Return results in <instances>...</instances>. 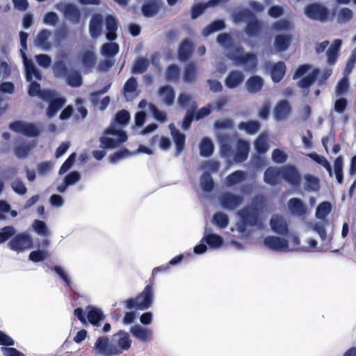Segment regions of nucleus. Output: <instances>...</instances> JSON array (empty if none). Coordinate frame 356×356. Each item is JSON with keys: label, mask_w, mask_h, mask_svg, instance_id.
Listing matches in <instances>:
<instances>
[{"label": "nucleus", "mask_w": 356, "mask_h": 356, "mask_svg": "<svg viewBox=\"0 0 356 356\" xmlns=\"http://www.w3.org/2000/svg\"><path fill=\"white\" fill-rule=\"evenodd\" d=\"M219 200L224 209L235 210L242 204L243 197L229 192H225L220 195Z\"/></svg>", "instance_id": "obj_7"}, {"label": "nucleus", "mask_w": 356, "mask_h": 356, "mask_svg": "<svg viewBox=\"0 0 356 356\" xmlns=\"http://www.w3.org/2000/svg\"><path fill=\"white\" fill-rule=\"evenodd\" d=\"M282 179V168L268 167L264 172V181L270 186H276Z\"/></svg>", "instance_id": "obj_14"}, {"label": "nucleus", "mask_w": 356, "mask_h": 356, "mask_svg": "<svg viewBox=\"0 0 356 356\" xmlns=\"http://www.w3.org/2000/svg\"><path fill=\"white\" fill-rule=\"evenodd\" d=\"M270 225L272 230L280 235H286L289 229L285 219L280 216H275L270 219Z\"/></svg>", "instance_id": "obj_18"}, {"label": "nucleus", "mask_w": 356, "mask_h": 356, "mask_svg": "<svg viewBox=\"0 0 356 356\" xmlns=\"http://www.w3.org/2000/svg\"><path fill=\"white\" fill-rule=\"evenodd\" d=\"M212 222L220 229H225L229 225V218L222 212H216L213 216Z\"/></svg>", "instance_id": "obj_47"}, {"label": "nucleus", "mask_w": 356, "mask_h": 356, "mask_svg": "<svg viewBox=\"0 0 356 356\" xmlns=\"http://www.w3.org/2000/svg\"><path fill=\"white\" fill-rule=\"evenodd\" d=\"M88 311L87 318L88 322L95 327H99L100 322L104 319L102 311L95 307L88 305L86 307Z\"/></svg>", "instance_id": "obj_20"}, {"label": "nucleus", "mask_w": 356, "mask_h": 356, "mask_svg": "<svg viewBox=\"0 0 356 356\" xmlns=\"http://www.w3.org/2000/svg\"><path fill=\"white\" fill-rule=\"evenodd\" d=\"M246 176L245 172L236 170L227 176L225 183L227 186H232L245 180Z\"/></svg>", "instance_id": "obj_39"}, {"label": "nucleus", "mask_w": 356, "mask_h": 356, "mask_svg": "<svg viewBox=\"0 0 356 356\" xmlns=\"http://www.w3.org/2000/svg\"><path fill=\"white\" fill-rule=\"evenodd\" d=\"M106 29L107 31L106 38L109 41H114L117 38L116 31L118 27V22L116 17L111 15H108L105 19Z\"/></svg>", "instance_id": "obj_19"}, {"label": "nucleus", "mask_w": 356, "mask_h": 356, "mask_svg": "<svg viewBox=\"0 0 356 356\" xmlns=\"http://www.w3.org/2000/svg\"><path fill=\"white\" fill-rule=\"evenodd\" d=\"M254 147L259 154H264L268 150V145L266 136L264 134L260 135L254 141Z\"/></svg>", "instance_id": "obj_54"}, {"label": "nucleus", "mask_w": 356, "mask_h": 356, "mask_svg": "<svg viewBox=\"0 0 356 356\" xmlns=\"http://www.w3.org/2000/svg\"><path fill=\"white\" fill-rule=\"evenodd\" d=\"M76 159V154L75 152L71 154L60 166L59 174L62 175L67 172L74 163Z\"/></svg>", "instance_id": "obj_60"}, {"label": "nucleus", "mask_w": 356, "mask_h": 356, "mask_svg": "<svg viewBox=\"0 0 356 356\" xmlns=\"http://www.w3.org/2000/svg\"><path fill=\"white\" fill-rule=\"evenodd\" d=\"M292 40L291 35H277L275 38L274 47L277 51L283 52L287 50Z\"/></svg>", "instance_id": "obj_31"}, {"label": "nucleus", "mask_w": 356, "mask_h": 356, "mask_svg": "<svg viewBox=\"0 0 356 356\" xmlns=\"http://www.w3.org/2000/svg\"><path fill=\"white\" fill-rule=\"evenodd\" d=\"M44 100L49 102V106L46 112L49 118H53L58 111L64 106L66 102V99L64 97H56V95L49 99Z\"/></svg>", "instance_id": "obj_15"}, {"label": "nucleus", "mask_w": 356, "mask_h": 356, "mask_svg": "<svg viewBox=\"0 0 356 356\" xmlns=\"http://www.w3.org/2000/svg\"><path fill=\"white\" fill-rule=\"evenodd\" d=\"M161 8L159 0H147L141 7L143 15L146 17H151L156 15Z\"/></svg>", "instance_id": "obj_23"}, {"label": "nucleus", "mask_w": 356, "mask_h": 356, "mask_svg": "<svg viewBox=\"0 0 356 356\" xmlns=\"http://www.w3.org/2000/svg\"><path fill=\"white\" fill-rule=\"evenodd\" d=\"M171 135L176 145V152L180 154L185 147L186 136L177 129L173 124L170 125Z\"/></svg>", "instance_id": "obj_27"}, {"label": "nucleus", "mask_w": 356, "mask_h": 356, "mask_svg": "<svg viewBox=\"0 0 356 356\" xmlns=\"http://www.w3.org/2000/svg\"><path fill=\"white\" fill-rule=\"evenodd\" d=\"M329 10L319 3H312L305 8V15L313 20L325 22L329 17Z\"/></svg>", "instance_id": "obj_3"}, {"label": "nucleus", "mask_w": 356, "mask_h": 356, "mask_svg": "<svg viewBox=\"0 0 356 356\" xmlns=\"http://www.w3.org/2000/svg\"><path fill=\"white\" fill-rule=\"evenodd\" d=\"M282 179L293 186H298L301 181L299 172L292 165H286L282 168Z\"/></svg>", "instance_id": "obj_9"}, {"label": "nucleus", "mask_w": 356, "mask_h": 356, "mask_svg": "<svg viewBox=\"0 0 356 356\" xmlns=\"http://www.w3.org/2000/svg\"><path fill=\"white\" fill-rule=\"evenodd\" d=\"M208 7L209 4L207 3H200L193 6L191 8V18L193 19L197 18Z\"/></svg>", "instance_id": "obj_63"}, {"label": "nucleus", "mask_w": 356, "mask_h": 356, "mask_svg": "<svg viewBox=\"0 0 356 356\" xmlns=\"http://www.w3.org/2000/svg\"><path fill=\"white\" fill-rule=\"evenodd\" d=\"M200 186L202 191L209 193L214 188V182L213 178L209 172H204L200 178Z\"/></svg>", "instance_id": "obj_46"}, {"label": "nucleus", "mask_w": 356, "mask_h": 356, "mask_svg": "<svg viewBox=\"0 0 356 356\" xmlns=\"http://www.w3.org/2000/svg\"><path fill=\"white\" fill-rule=\"evenodd\" d=\"M65 78L67 83L71 87H79L83 83L82 76L78 71H72L71 73H68Z\"/></svg>", "instance_id": "obj_49"}, {"label": "nucleus", "mask_w": 356, "mask_h": 356, "mask_svg": "<svg viewBox=\"0 0 356 356\" xmlns=\"http://www.w3.org/2000/svg\"><path fill=\"white\" fill-rule=\"evenodd\" d=\"M288 208L291 214L297 216H304L307 212V207L300 199L297 197H293L289 200Z\"/></svg>", "instance_id": "obj_22"}, {"label": "nucleus", "mask_w": 356, "mask_h": 356, "mask_svg": "<svg viewBox=\"0 0 356 356\" xmlns=\"http://www.w3.org/2000/svg\"><path fill=\"white\" fill-rule=\"evenodd\" d=\"M286 73V66L284 62L279 61L275 63L270 70L271 79L275 83L280 82Z\"/></svg>", "instance_id": "obj_33"}, {"label": "nucleus", "mask_w": 356, "mask_h": 356, "mask_svg": "<svg viewBox=\"0 0 356 356\" xmlns=\"http://www.w3.org/2000/svg\"><path fill=\"white\" fill-rule=\"evenodd\" d=\"M332 210L330 202L325 201L318 204L316 211V216L318 219H324Z\"/></svg>", "instance_id": "obj_52"}, {"label": "nucleus", "mask_w": 356, "mask_h": 356, "mask_svg": "<svg viewBox=\"0 0 356 356\" xmlns=\"http://www.w3.org/2000/svg\"><path fill=\"white\" fill-rule=\"evenodd\" d=\"M305 179V188L310 191H318L320 188L319 179L311 175H306Z\"/></svg>", "instance_id": "obj_53"}, {"label": "nucleus", "mask_w": 356, "mask_h": 356, "mask_svg": "<svg viewBox=\"0 0 356 356\" xmlns=\"http://www.w3.org/2000/svg\"><path fill=\"white\" fill-rule=\"evenodd\" d=\"M196 108V106L194 105L192 108L187 111L186 115L184 116L182 122V128L184 130H188L191 126V123L195 120L194 111Z\"/></svg>", "instance_id": "obj_58"}, {"label": "nucleus", "mask_w": 356, "mask_h": 356, "mask_svg": "<svg viewBox=\"0 0 356 356\" xmlns=\"http://www.w3.org/2000/svg\"><path fill=\"white\" fill-rule=\"evenodd\" d=\"M33 241L31 237L24 233L18 234L8 243L10 248L14 251L20 252L31 248Z\"/></svg>", "instance_id": "obj_6"}, {"label": "nucleus", "mask_w": 356, "mask_h": 356, "mask_svg": "<svg viewBox=\"0 0 356 356\" xmlns=\"http://www.w3.org/2000/svg\"><path fill=\"white\" fill-rule=\"evenodd\" d=\"M130 332L133 337L142 342L149 341L152 338V330L139 325L131 327Z\"/></svg>", "instance_id": "obj_21"}, {"label": "nucleus", "mask_w": 356, "mask_h": 356, "mask_svg": "<svg viewBox=\"0 0 356 356\" xmlns=\"http://www.w3.org/2000/svg\"><path fill=\"white\" fill-rule=\"evenodd\" d=\"M22 55L23 58L26 60V54L24 50H21ZM25 67H26V79L27 81L30 82L32 81L33 77L34 76L36 80H41L42 75L40 72L35 67L34 64L31 60L25 61Z\"/></svg>", "instance_id": "obj_24"}, {"label": "nucleus", "mask_w": 356, "mask_h": 356, "mask_svg": "<svg viewBox=\"0 0 356 356\" xmlns=\"http://www.w3.org/2000/svg\"><path fill=\"white\" fill-rule=\"evenodd\" d=\"M130 120V114L126 110H121L115 114V120L117 124L126 125Z\"/></svg>", "instance_id": "obj_61"}, {"label": "nucleus", "mask_w": 356, "mask_h": 356, "mask_svg": "<svg viewBox=\"0 0 356 356\" xmlns=\"http://www.w3.org/2000/svg\"><path fill=\"white\" fill-rule=\"evenodd\" d=\"M260 126V123L258 121L250 120L239 123L238 127L241 130H244L249 135H254L258 132Z\"/></svg>", "instance_id": "obj_41"}, {"label": "nucleus", "mask_w": 356, "mask_h": 356, "mask_svg": "<svg viewBox=\"0 0 356 356\" xmlns=\"http://www.w3.org/2000/svg\"><path fill=\"white\" fill-rule=\"evenodd\" d=\"M120 47L116 42H106L102 46V54L106 58H113L118 54Z\"/></svg>", "instance_id": "obj_43"}, {"label": "nucleus", "mask_w": 356, "mask_h": 356, "mask_svg": "<svg viewBox=\"0 0 356 356\" xmlns=\"http://www.w3.org/2000/svg\"><path fill=\"white\" fill-rule=\"evenodd\" d=\"M53 73L56 78H65L69 73V69L63 60L54 62L52 67Z\"/></svg>", "instance_id": "obj_38"}, {"label": "nucleus", "mask_w": 356, "mask_h": 356, "mask_svg": "<svg viewBox=\"0 0 356 356\" xmlns=\"http://www.w3.org/2000/svg\"><path fill=\"white\" fill-rule=\"evenodd\" d=\"M13 190L18 195H24L27 192V188L20 179H16L11 184Z\"/></svg>", "instance_id": "obj_62"}, {"label": "nucleus", "mask_w": 356, "mask_h": 356, "mask_svg": "<svg viewBox=\"0 0 356 356\" xmlns=\"http://www.w3.org/2000/svg\"><path fill=\"white\" fill-rule=\"evenodd\" d=\"M254 14L248 9H243L236 13L234 15V20L235 22H241L243 21L249 22L252 17H254Z\"/></svg>", "instance_id": "obj_56"}, {"label": "nucleus", "mask_w": 356, "mask_h": 356, "mask_svg": "<svg viewBox=\"0 0 356 356\" xmlns=\"http://www.w3.org/2000/svg\"><path fill=\"white\" fill-rule=\"evenodd\" d=\"M28 94L30 97H39L42 99H49L56 95L51 90H42L39 83L32 81L28 89Z\"/></svg>", "instance_id": "obj_10"}, {"label": "nucleus", "mask_w": 356, "mask_h": 356, "mask_svg": "<svg viewBox=\"0 0 356 356\" xmlns=\"http://www.w3.org/2000/svg\"><path fill=\"white\" fill-rule=\"evenodd\" d=\"M225 27V24L222 20H215L203 29L202 33L204 36H207L214 32L223 29Z\"/></svg>", "instance_id": "obj_48"}, {"label": "nucleus", "mask_w": 356, "mask_h": 356, "mask_svg": "<svg viewBox=\"0 0 356 356\" xmlns=\"http://www.w3.org/2000/svg\"><path fill=\"white\" fill-rule=\"evenodd\" d=\"M103 25V16L101 14H94L89 23V32L92 38H98Z\"/></svg>", "instance_id": "obj_17"}, {"label": "nucleus", "mask_w": 356, "mask_h": 356, "mask_svg": "<svg viewBox=\"0 0 356 356\" xmlns=\"http://www.w3.org/2000/svg\"><path fill=\"white\" fill-rule=\"evenodd\" d=\"M243 74L238 70L231 71L225 79V84L227 88L233 89L238 87L244 81Z\"/></svg>", "instance_id": "obj_16"}, {"label": "nucleus", "mask_w": 356, "mask_h": 356, "mask_svg": "<svg viewBox=\"0 0 356 356\" xmlns=\"http://www.w3.org/2000/svg\"><path fill=\"white\" fill-rule=\"evenodd\" d=\"M261 29V22L254 15V17L248 22L245 29V33L249 37H257L260 34Z\"/></svg>", "instance_id": "obj_30"}, {"label": "nucleus", "mask_w": 356, "mask_h": 356, "mask_svg": "<svg viewBox=\"0 0 356 356\" xmlns=\"http://www.w3.org/2000/svg\"><path fill=\"white\" fill-rule=\"evenodd\" d=\"M229 58L236 63L243 65L248 71H255L257 66V56L254 54H243V48L237 47L234 49V51L229 55Z\"/></svg>", "instance_id": "obj_2"}, {"label": "nucleus", "mask_w": 356, "mask_h": 356, "mask_svg": "<svg viewBox=\"0 0 356 356\" xmlns=\"http://www.w3.org/2000/svg\"><path fill=\"white\" fill-rule=\"evenodd\" d=\"M159 94L167 106H171L175 102V94L172 87L163 86L159 88Z\"/></svg>", "instance_id": "obj_34"}, {"label": "nucleus", "mask_w": 356, "mask_h": 356, "mask_svg": "<svg viewBox=\"0 0 356 356\" xmlns=\"http://www.w3.org/2000/svg\"><path fill=\"white\" fill-rule=\"evenodd\" d=\"M51 35V32L47 29L41 30L37 35L35 39V44L38 47H42L44 49L50 48V44L48 42L49 37Z\"/></svg>", "instance_id": "obj_36"}, {"label": "nucleus", "mask_w": 356, "mask_h": 356, "mask_svg": "<svg viewBox=\"0 0 356 356\" xmlns=\"http://www.w3.org/2000/svg\"><path fill=\"white\" fill-rule=\"evenodd\" d=\"M149 65V63L147 58H139L136 60L132 67V72L134 74H143L146 72Z\"/></svg>", "instance_id": "obj_51"}, {"label": "nucleus", "mask_w": 356, "mask_h": 356, "mask_svg": "<svg viewBox=\"0 0 356 356\" xmlns=\"http://www.w3.org/2000/svg\"><path fill=\"white\" fill-rule=\"evenodd\" d=\"M197 65L194 62L189 63L184 68L183 79L186 83H191L196 80Z\"/></svg>", "instance_id": "obj_40"}, {"label": "nucleus", "mask_w": 356, "mask_h": 356, "mask_svg": "<svg viewBox=\"0 0 356 356\" xmlns=\"http://www.w3.org/2000/svg\"><path fill=\"white\" fill-rule=\"evenodd\" d=\"M220 153L222 157L229 159L234 155V149L230 143V138L227 135L220 137Z\"/></svg>", "instance_id": "obj_29"}, {"label": "nucleus", "mask_w": 356, "mask_h": 356, "mask_svg": "<svg viewBox=\"0 0 356 356\" xmlns=\"http://www.w3.org/2000/svg\"><path fill=\"white\" fill-rule=\"evenodd\" d=\"M250 145L248 141L238 139L236 143V152L233 155V159L236 163H243L248 157Z\"/></svg>", "instance_id": "obj_13"}, {"label": "nucleus", "mask_w": 356, "mask_h": 356, "mask_svg": "<svg viewBox=\"0 0 356 356\" xmlns=\"http://www.w3.org/2000/svg\"><path fill=\"white\" fill-rule=\"evenodd\" d=\"M156 275L152 272V276L148 280L149 283L143 291L135 298H129L124 301L126 308L144 310L150 307L153 300V285Z\"/></svg>", "instance_id": "obj_1"}, {"label": "nucleus", "mask_w": 356, "mask_h": 356, "mask_svg": "<svg viewBox=\"0 0 356 356\" xmlns=\"http://www.w3.org/2000/svg\"><path fill=\"white\" fill-rule=\"evenodd\" d=\"M192 44L187 40H184L178 49V58L181 61L188 60L192 54Z\"/></svg>", "instance_id": "obj_32"}, {"label": "nucleus", "mask_w": 356, "mask_h": 356, "mask_svg": "<svg viewBox=\"0 0 356 356\" xmlns=\"http://www.w3.org/2000/svg\"><path fill=\"white\" fill-rule=\"evenodd\" d=\"M341 44V40L337 39L327 51V63L334 65L339 57V51Z\"/></svg>", "instance_id": "obj_35"}, {"label": "nucleus", "mask_w": 356, "mask_h": 356, "mask_svg": "<svg viewBox=\"0 0 356 356\" xmlns=\"http://www.w3.org/2000/svg\"><path fill=\"white\" fill-rule=\"evenodd\" d=\"M292 28L289 21L285 19H281L276 21L272 25V29L276 31H289Z\"/></svg>", "instance_id": "obj_59"}, {"label": "nucleus", "mask_w": 356, "mask_h": 356, "mask_svg": "<svg viewBox=\"0 0 356 356\" xmlns=\"http://www.w3.org/2000/svg\"><path fill=\"white\" fill-rule=\"evenodd\" d=\"M202 241H204L207 245L212 248H219L223 244V238L218 234H206Z\"/></svg>", "instance_id": "obj_44"}, {"label": "nucleus", "mask_w": 356, "mask_h": 356, "mask_svg": "<svg viewBox=\"0 0 356 356\" xmlns=\"http://www.w3.org/2000/svg\"><path fill=\"white\" fill-rule=\"evenodd\" d=\"M96 352L102 356H112L120 353L115 345L111 344L107 337H99L94 345Z\"/></svg>", "instance_id": "obj_4"}, {"label": "nucleus", "mask_w": 356, "mask_h": 356, "mask_svg": "<svg viewBox=\"0 0 356 356\" xmlns=\"http://www.w3.org/2000/svg\"><path fill=\"white\" fill-rule=\"evenodd\" d=\"M31 149V147L29 145H19L15 147L14 152L19 159L26 157Z\"/></svg>", "instance_id": "obj_64"}, {"label": "nucleus", "mask_w": 356, "mask_h": 356, "mask_svg": "<svg viewBox=\"0 0 356 356\" xmlns=\"http://www.w3.org/2000/svg\"><path fill=\"white\" fill-rule=\"evenodd\" d=\"M62 13L65 17L73 24H78L81 20V11L79 8L72 3L63 5Z\"/></svg>", "instance_id": "obj_12"}, {"label": "nucleus", "mask_w": 356, "mask_h": 356, "mask_svg": "<svg viewBox=\"0 0 356 356\" xmlns=\"http://www.w3.org/2000/svg\"><path fill=\"white\" fill-rule=\"evenodd\" d=\"M15 234V229L13 226H6L0 230V244L7 241Z\"/></svg>", "instance_id": "obj_57"}, {"label": "nucleus", "mask_w": 356, "mask_h": 356, "mask_svg": "<svg viewBox=\"0 0 356 356\" xmlns=\"http://www.w3.org/2000/svg\"><path fill=\"white\" fill-rule=\"evenodd\" d=\"M334 170L336 175L337 182L340 184L343 183V159L341 156H338L334 163Z\"/></svg>", "instance_id": "obj_55"}, {"label": "nucleus", "mask_w": 356, "mask_h": 356, "mask_svg": "<svg viewBox=\"0 0 356 356\" xmlns=\"http://www.w3.org/2000/svg\"><path fill=\"white\" fill-rule=\"evenodd\" d=\"M113 340L118 342L116 346L120 349V353L123 350H127L131 347V341L129 339V335L124 330H120L118 333L113 334Z\"/></svg>", "instance_id": "obj_25"}, {"label": "nucleus", "mask_w": 356, "mask_h": 356, "mask_svg": "<svg viewBox=\"0 0 356 356\" xmlns=\"http://www.w3.org/2000/svg\"><path fill=\"white\" fill-rule=\"evenodd\" d=\"M180 76V69L179 67L175 65L172 64L170 65L165 71V79L168 81L177 82Z\"/></svg>", "instance_id": "obj_50"}, {"label": "nucleus", "mask_w": 356, "mask_h": 356, "mask_svg": "<svg viewBox=\"0 0 356 356\" xmlns=\"http://www.w3.org/2000/svg\"><path fill=\"white\" fill-rule=\"evenodd\" d=\"M319 73L318 69L313 70L310 74L298 81V86L303 89H308L316 81Z\"/></svg>", "instance_id": "obj_42"}, {"label": "nucleus", "mask_w": 356, "mask_h": 356, "mask_svg": "<svg viewBox=\"0 0 356 356\" xmlns=\"http://www.w3.org/2000/svg\"><path fill=\"white\" fill-rule=\"evenodd\" d=\"M214 150V145L212 140L207 137H204L202 139L200 144V154L203 157H210Z\"/></svg>", "instance_id": "obj_37"}, {"label": "nucleus", "mask_w": 356, "mask_h": 356, "mask_svg": "<svg viewBox=\"0 0 356 356\" xmlns=\"http://www.w3.org/2000/svg\"><path fill=\"white\" fill-rule=\"evenodd\" d=\"M291 113V106L288 101L279 102L274 108V115L277 120L286 119Z\"/></svg>", "instance_id": "obj_26"}, {"label": "nucleus", "mask_w": 356, "mask_h": 356, "mask_svg": "<svg viewBox=\"0 0 356 356\" xmlns=\"http://www.w3.org/2000/svg\"><path fill=\"white\" fill-rule=\"evenodd\" d=\"M81 63L86 69H92L97 63L96 54L92 51H85L81 57Z\"/></svg>", "instance_id": "obj_45"}, {"label": "nucleus", "mask_w": 356, "mask_h": 356, "mask_svg": "<svg viewBox=\"0 0 356 356\" xmlns=\"http://www.w3.org/2000/svg\"><path fill=\"white\" fill-rule=\"evenodd\" d=\"M264 80L259 76H250L245 83L247 90L252 94L260 92L264 86Z\"/></svg>", "instance_id": "obj_28"}, {"label": "nucleus", "mask_w": 356, "mask_h": 356, "mask_svg": "<svg viewBox=\"0 0 356 356\" xmlns=\"http://www.w3.org/2000/svg\"><path fill=\"white\" fill-rule=\"evenodd\" d=\"M264 245L273 251H283L288 249V241L278 236H268L264 240Z\"/></svg>", "instance_id": "obj_11"}, {"label": "nucleus", "mask_w": 356, "mask_h": 356, "mask_svg": "<svg viewBox=\"0 0 356 356\" xmlns=\"http://www.w3.org/2000/svg\"><path fill=\"white\" fill-rule=\"evenodd\" d=\"M9 128L16 133L29 137H37L40 135V130L36 125L31 122L15 121L10 124Z\"/></svg>", "instance_id": "obj_5"}, {"label": "nucleus", "mask_w": 356, "mask_h": 356, "mask_svg": "<svg viewBox=\"0 0 356 356\" xmlns=\"http://www.w3.org/2000/svg\"><path fill=\"white\" fill-rule=\"evenodd\" d=\"M259 213L258 208L249 207L243 208L239 213L242 222L250 227L258 224Z\"/></svg>", "instance_id": "obj_8"}]
</instances>
